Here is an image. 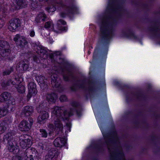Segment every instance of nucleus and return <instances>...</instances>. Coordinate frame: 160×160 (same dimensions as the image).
Masks as SVG:
<instances>
[{
    "label": "nucleus",
    "mask_w": 160,
    "mask_h": 160,
    "mask_svg": "<svg viewBox=\"0 0 160 160\" xmlns=\"http://www.w3.org/2000/svg\"><path fill=\"white\" fill-rule=\"evenodd\" d=\"M96 18L97 20L96 23L97 24L99 30H97L96 26L92 23L90 24V26L92 27V29L95 33L94 36L95 38L97 37L98 41L96 46L94 49L92 61H89L91 66L89 70L90 74H94L97 72L100 71V13H98Z\"/></svg>",
    "instance_id": "1"
},
{
    "label": "nucleus",
    "mask_w": 160,
    "mask_h": 160,
    "mask_svg": "<svg viewBox=\"0 0 160 160\" xmlns=\"http://www.w3.org/2000/svg\"><path fill=\"white\" fill-rule=\"evenodd\" d=\"M117 19L116 16L110 14L105 16L101 26V35L106 40L111 37L112 31V26Z\"/></svg>",
    "instance_id": "2"
},
{
    "label": "nucleus",
    "mask_w": 160,
    "mask_h": 160,
    "mask_svg": "<svg viewBox=\"0 0 160 160\" xmlns=\"http://www.w3.org/2000/svg\"><path fill=\"white\" fill-rule=\"evenodd\" d=\"M16 134V131H10L4 135L3 140V142H7L9 151L15 154H17L19 151L18 142L15 138Z\"/></svg>",
    "instance_id": "3"
},
{
    "label": "nucleus",
    "mask_w": 160,
    "mask_h": 160,
    "mask_svg": "<svg viewBox=\"0 0 160 160\" xmlns=\"http://www.w3.org/2000/svg\"><path fill=\"white\" fill-rule=\"evenodd\" d=\"M49 105L47 103L42 102L37 108V110L39 113L37 119L38 123L42 124L47 121L49 117L48 113L46 110L49 109Z\"/></svg>",
    "instance_id": "4"
},
{
    "label": "nucleus",
    "mask_w": 160,
    "mask_h": 160,
    "mask_svg": "<svg viewBox=\"0 0 160 160\" xmlns=\"http://www.w3.org/2000/svg\"><path fill=\"white\" fill-rule=\"evenodd\" d=\"M6 102H7L8 110L13 111L15 108V100L12 97L11 93L7 92H3L0 95V103Z\"/></svg>",
    "instance_id": "5"
},
{
    "label": "nucleus",
    "mask_w": 160,
    "mask_h": 160,
    "mask_svg": "<svg viewBox=\"0 0 160 160\" xmlns=\"http://www.w3.org/2000/svg\"><path fill=\"white\" fill-rule=\"evenodd\" d=\"M100 90V81L98 79V84L93 80L90 81L89 83V86L87 92L85 93L84 97L85 99L88 100L89 98L90 100L94 97L95 94L98 91Z\"/></svg>",
    "instance_id": "6"
},
{
    "label": "nucleus",
    "mask_w": 160,
    "mask_h": 160,
    "mask_svg": "<svg viewBox=\"0 0 160 160\" xmlns=\"http://www.w3.org/2000/svg\"><path fill=\"white\" fill-rule=\"evenodd\" d=\"M19 145L20 147L24 149L26 148H29L32 145V137L29 135L27 134L22 135L19 137ZM30 150V152H32L33 154V152L36 154L37 152V151L34 148H31L29 150L27 149L26 151V152H28V151Z\"/></svg>",
    "instance_id": "7"
},
{
    "label": "nucleus",
    "mask_w": 160,
    "mask_h": 160,
    "mask_svg": "<svg viewBox=\"0 0 160 160\" xmlns=\"http://www.w3.org/2000/svg\"><path fill=\"white\" fill-rule=\"evenodd\" d=\"M62 64L64 65L65 69L68 72V74H63L62 75V78L63 80L66 82H69L71 79L74 80L76 77L73 72V70L75 69L74 65L67 61H64Z\"/></svg>",
    "instance_id": "8"
},
{
    "label": "nucleus",
    "mask_w": 160,
    "mask_h": 160,
    "mask_svg": "<svg viewBox=\"0 0 160 160\" xmlns=\"http://www.w3.org/2000/svg\"><path fill=\"white\" fill-rule=\"evenodd\" d=\"M11 52L10 46L7 41L0 40V60L3 57L8 56Z\"/></svg>",
    "instance_id": "9"
},
{
    "label": "nucleus",
    "mask_w": 160,
    "mask_h": 160,
    "mask_svg": "<svg viewBox=\"0 0 160 160\" xmlns=\"http://www.w3.org/2000/svg\"><path fill=\"white\" fill-rule=\"evenodd\" d=\"M22 78L18 75H16L12 78L9 79L7 80H4L1 82V86L3 89H6L11 84L14 85L20 83L22 80Z\"/></svg>",
    "instance_id": "10"
},
{
    "label": "nucleus",
    "mask_w": 160,
    "mask_h": 160,
    "mask_svg": "<svg viewBox=\"0 0 160 160\" xmlns=\"http://www.w3.org/2000/svg\"><path fill=\"white\" fill-rule=\"evenodd\" d=\"M33 123V120L32 118H28V121L22 120L19 125V130L22 131H28Z\"/></svg>",
    "instance_id": "11"
},
{
    "label": "nucleus",
    "mask_w": 160,
    "mask_h": 160,
    "mask_svg": "<svg viewBox=\"0 0 160 160\" xmlns=\"http://www.w3.org/2000/svg\"><path fill=\"white\" fill-rule=\"evenodd\" d=\"M13 40L15 42L17 46L22 49L24 48L28 44L27 41L19 34H17L15 35Z\"/></svg>",
    "instance_id": "12"
},
{
    "label": "nucleus",
    "mask_w": 160,
    "mask_h": 160,
    "mask_svg": "<svg viewBox=\"0 0 160 160\" xmlns=\"http://www.w3.org/2000/svg\"><path fill=\"white\" fill-rule=\"evenodd\" d=\"M28 93L27 95V98L28 100L30 99L33 94L36 95L37 90L36 83L33 82H29L28 85Z\"/></svg>",
    "instance_id": "13"
},
{
    "label": "nucleus",
    "mask_w": 160,
    "mask_h": 160,
    "mask_svg": "<svg viewBox=\"0 0 160 160\" xmlns=\"http://www.w3.org/2000/svg\"><path fill=\"white\" fill-rule=\"evenodd\" d=\"M122 8L118 0H109L107 10H119L122 9Z\"/></svg>",
    "instance_id": "14"
},
{
    "label": "nucleus",
    "mask_w": 160,
    "mask_h": 160,
    "mask_svg": "<svg viewBox=\"0 0 160 160\" xmlns=\"http://www.w3.org/2000/svg\"><path fill=\"white\" fill-rule=\"evenodd\" d=\"M10 23L8 27L9 30L12 32H14L16 28L21 26V23L20 19L16 18L11 19Z\"/></svg>",
    "instance_id": "15"
},
{
    "label": "nucleus",
    "mask_w": 160,
    "mask_h": 160,
    "mask_svg": "<svg viewBox=\"0 0 160 160\" xmlns=\"http://www.w3.org/2000/svg\"><path fill=\"white\" fill-rule=\"evenodd\" d=\"M52 113L56 117L61 118L62 119L63 117H68V114L66 110L63 111L60 107L58 106L55 107L54 108Z\"/></svg>",
    "instance_id": "16"
},
{
    "label": "nucleus",
    "mask_w": 160,
    "mask_h": 160,
    "mask_svg": "<svg viewBox=\"0 0 160 160\" xmlns=\"http://www.w3.org/2000/svg\"><path fill=\"white\" fill-rule=\"evenodd\" d=\"M89 149L100 154V138L97 140L92 141L88 147Z\"/></svg>",
    "instance_id": "17"
},
{
    "label": "nucleus",
    "mask_w": 160,
    "mask_h": 160,
    "mask_svg": "<svg viewBox=\"0 0 160 160\" xmlns=\"http://www.w3.org/2000/svg\"><path fill=\"white\" fill-rule=\"evenodd\" d=\"M67 11V12H61L60 13V17L63 18H68L70 20H73L75 17V15L78 13L79 11Z\"/></svg>",
    "instance_id": "18"
},
{
    "label": "nucleus",
    "mask_w": 160,
    "mask_h": 160,
    "mask_svg": "<svg viewBox=\"0 0 160 160\" xmlns=\"http://www.w3.org/2000/svg\"><path fill=\"white\" fill-rule=\"evenodd\" d=\"M58 98L57 94L53 92L48 93L46 97L47 100L48 102L52 104L55 103Z\"/></svg>",
    "instance_id": "19"
},
{
    "label": "nucleus",
    "mask_w": 160,
    "mask_h": 160,
    "mask_svg": "<svg viewBox=\"0 0 160 160\" xmlns=\"http://www.w3.org/2000/svg\"><path fill=\"white\" fill-rule=\"evenodd\" d=\"M33 111V108L32 106H27L23 108L22 113L25 116L28 117L32 115Z\"/></svg>",
    "instance_id": "20"
},
{
    "label": "nucleus",
    "mask_w": 160,
    "mask_h": 160,
    "mask_svg": "<svg viewBox=\"0 0 160 160\" xmlns=\"http://www.w3.org/2000/svg\"><path fill=\"white\" fill-rule=\"evenodd\" d=\"M70 104L71 106L75 108L74 112H76L77 116L80 117L82 115L81 111V110L77 108L80 106L79 103L77 101H73L70 102Z\"/></svg>",
    "instance_id": "21"
},
{
    "label": "nucleus",
    "mask_w": 160,
    "mask_h": 160,
    "mask_svg": "<svg viewBox=\"0 0 160 160\" xmlns=\"http://www.w3.org/2000/svg\"><path fill=\"white\" fill-rule=\"evenodd\" d=\"M29 64V61L24 59L19 62V68L22 71H26L28 69Z\"/></svg>",
    "instance_id": "22"
},
{
    "label": "nucleus",
    "mask_w": 160,
    "mask_h": 160,
    "mask_svg": "<svg viewBox=\"0 0 160 160\" xmlns=\"http://www.w3.org/2000/svg\"><path fill=\"white\" fill-rule=\"evenodd\" d=\"M36 52L41 56H48V52L41 45H37L36 46Z\"/></svg>",
    "instance_id": "23"
},
{
    "label": "nucleus",
    "mask_w": 160,
    "mask_h": 160,
    "mask_svg": "<svg viewBox=\"0 0 160 160\" xmlns=\"http://www.w3.org/2000/svg\"><path fill=\"white\" fill-rule=\"evenodd\" d=\"M47 18V17L44 12H41L37 16L35 21L37 23H40L42 21H45Z\"/></svg>",
    "instance_id": "24"
},
{
    "label": "nucleus",
    "mask_w": 160,
    "mask_h": 160,
    "mask_svg": "<svg viewBox=\"0 0 160 160\" xmlns=\"http://www.w3.org/2000/svg\"><path fill=\"white\" fill-rule=\"evenodd\" d=\"M54 79L51 78V83L53 87L56 88H59L61 83V81L60 80L58 79L57 76L53 77Z\"/></svg>",
    "instance_id": "25"
},
{
    "label": "nucleus",
    "mask_w": 160,
    "mask_h": 160,
    "mask_svg": "<svg viewBox=\"0 0 160 160\" xmlns=\"http://www.w3.org/2000/svg\"><path fill=\"white\" fill-rule=\"evenodd\" d=\"M14 70V67L13 66L8 67L2 71V75L3 76L9 75L13 72Z\"/></svg>",
    "instance_id": "26"
},
{
    "label": "nucleus",
    "mask_w": 160,
    "mask_h": 160,
    "mask_svg": "<svg viewBox=\"0 0 160 160\" xmlns=\"http://www.w3.org/2000/svg\"><path fill=\"white\" fill-rule=\"evenodd\" d=\"M12 118L11 116H8L5 117L2 122H1L3 123L9 127V126H11V124L12 121Z\"/></svg>",
    "instance_id": "27"
},
{
    "label": "nucleus",
    "mask_w": 160,
    "mask_h": 160,
    "mask_svg": "<svg viewBox=\"0 0 160 160\" xmlns=\"http://www.w3.org/2000/svg\"><path fill=\"white\" fill-rule=\"evenodd\" d=\"M55 128L59 131H62L63 128V124L60 120L57 118L54 122Z\"/></svg>",
    "instance_id": "28"
},
{
    "label": "nucleus",
    "mask_w": 160,
    "mask_h": 160,
    "mask_svg": "<svg viewBox=\"0 0 160 160\" xmlns=\"http://www.w3.org/2000/svg\"><path fill=\"white\" fill-rule=\"evenodd\" d=\"M21 82L18 84H15V87L17 88V90L19 93L22 94L25 92V86L22 84H20Z\"/></svg>",
    "instance_id": "29"
},
{
    "label": "nucleus",
    "mask_w": 160,
    "mask_h": 160,
    "mask_svg": "<svg viewBox=\"0 0 160 160\" xmlns=\"http://www.w3.org/2000/svg\"><path fill=\"white\" fill-rule=\"evenodd\" d=\"M56 152L55 151H50L45 157V160H56L55 157Z\"/></svg>",
    "instance_id": "30"
},
{
    "label": "nucleus",
    "mask_w": 160,
    "mask_h": 160,
    "mask_svg": "<svg viewBox=\"0 0 160 160\" xmlns=\"http://www.w3.org/2000/svg\"><path fill=\"white\" fill-rule=\"evenodd\" d=\"M150 31L156 35H160V29L156 24L154 25L150 28Z\"/></svg>",
    "instance_id": "31"
},
{
    "label": "nucleus",
    "mask_w": 160,
    "mask_h": 160,
    "mask_svg": "<svg viewBox=\"0 0 160 160\" xmlns=\"http://www.w3.org/2000/svg\"><path fill=\"white\" fill-rule=\"evenodd\" d=\"M93 111L99 127L100 128V111L96 108L93 110Z\"/></svg>",
    "instance_id": "32"
},
{
    "label": "nucleus",
    "mask_w": 160,
    "mask_h": 160,
    "mask_svg": "<svg viewBox=\"0 0 160 160\" xmlns=\"http://www.w3.org/2000/svg\"><path fill=\"white\" fill-rule=\"evenodd\" d=\"M35 79L37 82L40 84H44L46 80L45 77L41 75L36 76L35 77Z\"/></svg>",
    "instance_id": "33"
},
{
    "label": "nucleus",
    "mask_w": 160,
    "mask_h": 160,
    "mask_svg": "<svg viewBox=\"0 0 160 160\" xmlns=\"http://www.w3.org/2000/svg\"><path fill=\"white\" fill-rule=\"evenodd\" d=\"M75 108H70V110L68 113V117L62 118V120L63 121H65L69 120V117L74 115V112Z\"/></svg>",
    "instance_id": "34"
},
{
    "label": "nucleus",
    "mask_w": 160,
    "mask_h": 160,
    "mask_svg": "<svg viewBox=\"0 0 160 160\" xmlns=\"http://www.w3.org/2000/svg\"><path fill=\"white\" fill-rule=\"evenodd\" d=\"M17 6L16 9H19L25 6V0H16Z\"/></svg>",
    "instance_id": "35"
},
{
    "label": "nucleus",
    "mask_w": 160,
    "mask_h": 160,
    "mask_svg": "<svg viewBox=\"0 0 160 160\" xmlns=\"http://www.w3.org/2000/svg\"><path fill=\"white\" fill-rule=\"evenodd\" d=\"M84 87V85L82 83H75L71 86L70 88L71 91L75 92L77 90V88H83Z\"/></svg>",
    "instance_id": "36"
},
{
    "label": "nucleus",
    "mask_w": 160,
    "mask_h": 160,
    "mask_svg": "<svg viewBox=\"0 0 160 160\" xmlns=\"http://www.w3.org/2000/svg\"><path fill=\"white\" fill-rule=\"evenodd\" d=\"M37 147L39 149L45 150L46 148V142L43 141L40 142L38 143Z\"/></svg>",
    "instance_id": "37"
},
{
    "label": "nucleus",
    "mask_w": 160,
    "mask_h": 160,
    "mask_svg": "<svg viewBox=\"0 0 160 160\" xmlns=\"http://www.w3.org/2000/svg\"><path fill=\"white\" fill-rule=\"evenodd\" d=\"M39 135L41 137L43 138H45L47 137L48 133L46 130L41 128L39 129Z\"/></svg>",
    "instance_id": "38"
},
{
    "label": "nucleus",
    "mask_w": 160,
    "mask_h": 160,
    "mask_svg": "<svg viewBox=\"0 0 160 160\" xmlns=\"http://www.w3.org/2000/svg\"><path fill=\"white\" fill-rule=\"evenodd\" d=\"M54 145L57 147H62V145L60 143V137L57 138L53 142Z\"/></svg>",
    "instance_id": "39"
},
{
    "label": "nucleus",
    "mask_w": 160,
    "mask_h": 160,
    "mask_svg": "<svg viewBox=\"0 0 160 160\" xmlns=\"http://www.w3.org/2000/svg\"><path fill=\"white\" fill-rule=\"evenodd\" d=\"M60 143L62 145V147H63L67 149L68 148L67 146V142L66 139L64 138L60 137Z\"/></svg>",
    "instance_id": "40"
},
{
    "label": "nucleus",
    "mask_w": 160,
    "mask_h": 160,
    "mask_svg": "<svg viewBox=\"0 0 160 160\" xmlns=\"http://www.w3.org/2000/svg\"><path fill=\"white\" fill-rule=\"evenodd\" d=\"M61 54V52L60 51H56L53 53H50L48 55V57L51 60H52L54 59V58L55 56H60Z\"/></svg>",
    "instance_id": "41"
},
{
    "label": "nucleus",
    "mask_w": 160,
    "mask_h": 160,
    "mask_svg": "<svg viewBox=\"0 0 160 160\" xmlns=\"http://www.w3.org/2000/svg\"><path fill=\"white\" fill-rule=\"evenodd\" d=\"M8 111H9L8 110L7 108H0V118L2 117L5 115Z\"/></svg>",
    "instance_id": "42"
},
{
    "label": "nucleus",
    "mask_w": 160,
    "mask_h": 160,
    "mask_svg": "<svg viewBox=\"0 0 160 160\" xmlns=\"http://www.w3.org/2000/svg\"><path fill=\"white\" fill-rule=\"evenodd\" d=\"M26 152V151H25L24 153V155H25L24 158L26 160H34V158L32 155L29 154V153H27H27Z\"/></svg>",
    "instance_id": "43"
},
{
    "label": "nucleus",
    "mask_w": 160,
    "mask_h": 160,
    "mask_svg": "<svg viewBox=\"0 0 160 160\" xmlns=\"http://www.w3.org/2000/svg\"><path fill=\"white\" fill-rule=\"evenodd\" d=\"M59 100L61 102H66L68 101V98L66 95H61L59 97Z\"/></svg>",
    "instance_id": "44"
},
{
    "label": "nucleus",
    "mask_w": 160,
    "mask_h": 160,
    "mask_svg": "<svg viewBox=\"0 0 160 160\" xmlns=\"http://www.w3.org/2000/svg\"><path fill=\"white\" fill-rule=\"evenodd\" d=\"M67 121V122L66 123V129L68 130L69 132H70L71 131V128L72 126V123L71 122H70L69 120H68Z\"/></svg>",
    "instance_id": "45"
},
{
    "label": "nucleus",
    "mask_w": 160,
    "mask_h": 160,
    "mask_svg": "<svg viewBox=\"0 0 160 160\" xmlns=\"http://www.w3.org/2000/svg\"><path fill=\"white\" fill-rule=\"evenodd\" d=\"M24 157L22 156L15 155L13 156L12 158V160H22Z\"/></svg>",
    "instance_id": "46"
},
{
    "label": "nucleus",
    "mask_w": 160,
    "mask_h": 160,
    "mask_svg": "<svg viewBox=\"0 0 160 160\" xmlns=\"http://www.w3.org/2000/svg\"><path fill=\"white\" fill-rule=\"evenodd\" d=\"M52 23V22L51 21L46 22L44 25V28L47 29L49 28L51 26Z\"/></svg>",
    "instance_id": "47"
},
{
    "label": "nucleus",
    "mask_w": 160,
    "mask_h": 160,
    "mask_svg": "<svg viewBox=\"0 0 160 160\" xmlns=\"http://www.w3.org/2000/svg\"><path fill=\"white\" fill-rule=\"evenodd\" d=\"M128 37L135 39H136L137 38V37L135 36L133 33L132 32H130V33Z\"/></svg>",
    "instance_id": "48"
},
{
    "label": "nucleus",
    "mask_w": 160,
    "mask_h": 160,
    "mask_svg": "<svg viewBox=\"0 0 160 160\" xmlns=\"http://www.w3.org/2000/svg\"><path fill=\"white\" fill-rule=\"evenodd\" d=\"M35 35V32L33 30H31L29 32V35L31 37H33Z\"/></svg>",
    "instance_id": "49"
},
{
    "label": "nucleus",
    "mask_w": 160,
    "mask_h": 160,
    "mask_svg": "<svg viewBox=\"0 0 160 160\" xmlns=\"http://www.w3.org/2000/svg\"><path fill=\"white\" fill-rule=\"evenodd\" d=\"M33 59L34 62L36 63H38L39 61V58L36 56H33Z\"/></svg>",
    "instance_id": "50"
},
{
    "label": "nucleus",
    "mask_w": 160,
    "mask_h": 160,
    "mask_svg": "<svg viewBox=\"0 0 160 160\" xmlns=\"http://www.w3.org/2000/svg\"><path fill=\"white\" fill-rule=\"evenodd\" d=\"M52 9L53 10H54L56 9V8L52 5H49L48 7L47 8V10H50V9Z\"/></svg>",
    "instance_id": "51"
},
{
    "label": "nucleus",
    "mask_w": 160,
    "mask_h": 160,
    "mask_svg": "<svg viewBox=\"0 0 160 160\" xmlns=\"http://www.w3.org/2000/svg\"><path fill=\"white\" fill-rule=\"evenodd\" d=\"M60 29L62 31L66 32L67 31L68 28L66 26H62L60 28Z\"/></svg>",
    "instance_id": "52"
},
{
    "label": "nucleus",
    "mask_w": 160,
    "mask_h": 160,
    "mask_svg": "<svg viewBox=\"0 0 160 160\" xmlns=\"http://www.w3.org/2000/svg\"><path fill=\"white\" fill-rule=\"evenodd\" d=\"M5 24L4 21L2 19H0V29L2 28Z\"/></svg>",
    "instance_id": "53"
},
{
    "label": "nucleus",
    "mask_w": 160,
    "mask_h": 160,
    "mask_svg": "<svg viewBox=\"0 0 160 160\" xmlns=\"http://www.w3.org/2000/svg\"><path fill=\"white\" fill-rule=\"evenodd\" d=\"M58 22L62 25H64L66 24L67 23L66 21L62 19H60Z\"/></svg>",
    "instance_id": "54"
},
{
    "label": "nucleus",
    "mask_w": 160,
    "mask_h": 160,
    "mask_svg": "<svg viewBox=\"0 0 160 160\" xmlns=\"http://www.w3.org/2000/svg\"><path fill=\"white\" fill-rule=\"evenodd\" d=\"M98 158L96 156L93 157L92 158L91 160H98Z\"/></svg>",
    "instance_id": "55"
},
{
    "label": "nucleus",
    "mask_w": 160,
    "mask_h": 160,
    "mask_svg": "<svg viewBox=\"0 0 160 160\" xmlns=\"http://www.w3.org/2000/svg\"><path fill=\"white\" fill-rule=\"evenodd\" d=\"M48 12H55L56 11H47Z\"/></svg>",
    "instance_id": "56"
},
{
    "label": "nucleus",
    "mask_w": 160,
    "mask_h": 160,
    "mask_svg": "<svg viewBox=\"0 0 160 160\" xmlns=\"http://www.w3.org/2000/svg\"><path fill=\"white\" fill-rule=\"evenodd\" d=\"M34 3H32V6L33 8L36 9V7H34L33 6L34 5Z\"/></svg>",
    "instance_id": "57"
},
{
    "label": "nucleus",
    "mask_w": 160,
    "mask_h": 160,
    "mask_svg": "<svg viewBox=\"0 0 160 160\" xmlns=\"http://www.w3.org/2000/svg\"><path fill=\"white\" fill-rule=\"evenodd\" d=\"M2 11H3V12L4 13H5V11H5V10Z\"/></svg>",
    "instance_id": "58"
},
{
    "label": "nucleus",
    "mask_w": 160,
    "mask_h": 160,
    "mask_svg": "<svg viewBox=\"0 0 160 160\" xmlns=\"http://www.w3.org/2000/svg\"><path fill=\"white\" fill-rule=\"evenodd\" d=\"M39 1H44L45 2V0H39Z\"/></svg>",
    "instance_id": "59"
},
{
    "label": "nucleus",
    "mask_w": 160,
    "mask_h": 160,
    "mask_svg": "<svg viewBox=\"0 0 160 160\" xmlns=\"http://www.w3.org/2000/svg\"><path fill=\"white\" fill-rule=\"evenodd\" d=\"M103 85H105V84H104V83H103Z\"/></svg>",
    "instance_id": "60"
},
{
    "label": "nucleus",
    "mask_w": 160,
    "mask_h": 160,
    "mask_svg": "<svg viewBox=\"0 0 160 160\" xmlns=\"http://www.w3.org/2000/svg\"><path fill=\"white\" fill-rule=\"evenodd\" d=\"M77 81H78V82H79V81L78 80Z\"/></svg>",
    "instance_id": "61"
}]
</instances>
